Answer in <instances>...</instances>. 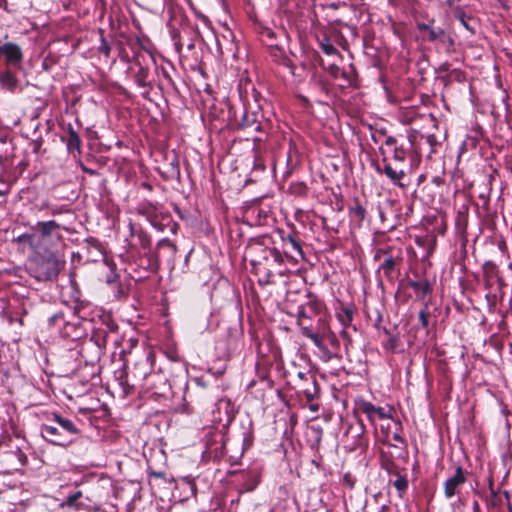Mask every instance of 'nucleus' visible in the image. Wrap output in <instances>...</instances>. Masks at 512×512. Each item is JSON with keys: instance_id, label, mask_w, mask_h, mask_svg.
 Instances as JSON below:
<instances>
[{"instance_id": "obj_43", "label": "nucleus", "mask_w": 512, "mask_h": 512, "mask_svg": "<svg viewBox=\"0 0 512 512\" xmlns=\"http://www.w3.org/2000/svg\"><path fill=\"white\" fill-rule=\"evenodd\" d=\"M99 327H101L108 335L109 333H114L118 330L117 323L109 315L102 319Z\"/></svg>"}, {"instance_id": "obj_13", "label": "nucleus", "mask_w": 512, "mask_h": 512, "mask_svg": "<svg viewBox=\"0 0 512 512\" xmlns=\"http://www.w3.org/2000/svg\"><path fill=\"white\" fill-rule=\"evenodd\" d=\"M383 166L376 165L375 169L378 173H383L391 181L392 184L405 188L407 184L402 182L406 176V170L396 165L393 167L386 157L382 159Z\"/></svg>"}, {"instance_id": "obj_32", "label": "nucleus", "mask_w": 512, "mask_h": 512, "mask_svg": "<svg viewBox=\"0 0 512 512\" xmlns=\"http://www.w3.org/2000/svg\"><path fill=\"white\" fill-rule=\"evenodd\" d=\"M439 80L445 86H449L453 82L463 83L466 81V73L460 69H452L448 74L440 76Z\"/></svg>"}, {"instance_id": "obj_50", "label": "nucleus", "mask_w": 512, "mask_h": 512, "mask_svg": "<svg viewBox=\"0 0 512 512\" xmlns=\"http://www.w3.org/2000/svg\"><path fill=\"white\" fill-rule=\"evenodd\" d=\"M407 152L403 146L395 147L393 150V159L396 162L403 163L406 159Z\"/></svg>"}, {"instance_id": "obj_63", "label": "nucleus", "mask_w": 512, "mask_h": 512, "mask_svg": "<svg viewBox=\"0 0 512 512\" xmlns=\"http://www.w3.org/2000/svg\"><path fill=\"white\" fill-rule=\"evenodd\" d=\"M162 75L174 89H176L175 82L165 68H162Z\"/></svg>"}, {"instance_id": "obj_18", "label": "nucleus", "mask_w": 512, "mask_h": 512, "mask_svg": "<svg viewBox=\"0 0 512 512\" xmlns=\"http://www.w3.org/2000/svg\"><path fill=\"white\" fill-rule=\"evenodd\" d=\"M61 141L65 143L67 152L74 158L81 155V139L78 132L73 128L72 124H68L64 133L61 135Z\"/></svg>"}, {"instance_id": "obj_6", "label": "nucleus", "mask_w": 512, "mask_h": 512, "mask_svg": "<svg viewBox=\"0 0 512 512\" xmlns=\"http://www.w3.org/2000/svg\"><path fill=\"white\" fill-rule=\"evenodd\" d=\"M417 28L420 31L428 33L427 40L429 42L438 43L446 53H452L455 50L454 38L442 27H435L432 24L417 23Z\"/></svg>"}, {"instance_id": "obj_22", "label": "nucleus", "mask_w": 512, "mask_h": 512, "mask_svg": "<svg viewBox=\"0 0 512 512\" xmlns=\"http://www.w3.org/2000/svg\"><path fill=\"white\" fill-rule=\"evenodd\" d=\"M138 265L149 272H156L160 266L159 254L154 250L144 251L138 257Z\"/></svg>"}, {"instance_id": "obj_23", "label": "nucleus", "mask_w": 512, "mask_h": 512, "mask_svg": "<svg viewBox=\"0 0 512 512\" xmlns=\"http://www.w3.org/2000/svg\"><path fill=\"white\" fill-rule=\"evenodd\" d=\"M300 392L303 393L307 402L311 403L315 399L319 398L320 386L315 376L304 383L299 384Z\"/></svg>"}, {"instance_id": "obj_44", "label": "nucleus", "mask_w": 512, "mask_h": 512, "mask_svg": "<svg viewBox=\"0 0 512 512\" xmlns=\"http://www.w3.org/2000/svg\"><path fill=\"white\" fill-rule=\"evenodd\" d=\"M341 77L346 81L348 86H355L357 79V72L355 68L351 65L349 70H343L341 72Z\"/></svg>"}, {"instance_id": "obj_47", "label": "nucleus", "mask_w": 512, "mask_h": 512, "mask_svg": "<svg viewBox=\"0 0 512 512\" xmlns=\"http://www.w3.org/2000/svg\"><path fill=\"white\" fill-rule=\"evenodd\" d=\"M111 290L113 292V295L116 299L120 300L125 297H127L128 292L127 290L120 284V282L115 283L114 285H111Z\"/></svg>"}, {"instance_id": "obj_28", "label": "nucleus", "mask_w": 512, "mask_h": 512, "mask_svg": "<svg viewBox=\"0 0 512 512\" xmlns=\"http://www.w3.org/2000/svg\"><path fill=\"white\" fill-rule=\"evenodd\" d=\"M269 54L275 62L280 65L292 68L291 60L285 55L284 51L274 43H268Z\"/></svg>"}, {"instance_id": "obj_56", "label": "nucleus", "mask_w": 512, "mask_h": 512, "mask_svg": "<svg viewBox=\"0 0 512 512\" xmlns=\"http://www.w3.org/2000/svg\"><path fill=\"white\" fill-rule=\"evenodd\" d=\"M56 56L49 54L42 62V67L45 71H49L56 64Z\"/></svg>"}, {"instance_id": "obj_14", "label": "nucleus", "mask_w": 512, "mask_h": 512, "mask_svg": "<svg viewBox=\"0 0 512 512\" xmlns=\"http://www.w3.org/2000/svg\"><path fill=\"white\" fill-rule=\"evenodd\" d=\"M301 334L312 341V343L318 348L319 353L318 356L321 361L329 362L331 361V353L329 352V348L325 346L326 332L318 333L313 332L309 327L302 326Z\"/></svg>"}, {"instance_id": "obj_24", "label": "nucleus", "mask_w": 512, "mask_h": 512, "mask_svg": "<svg viewBox=\"0 0 512 512\" xmlns=\"http://www.w3.org/2000/svg\"><path fill=\"white\" fill-rule=\"evenodd\" d=\"M242 451L249 450L254 443L253 422L251 419L241 421Z\"/></svg>"}, {"instance_id": "obj_25", "label": "nucleus", "mask_w": 512, "mask_h": 512, "mask_svg": "<svg viewBox=\"0 0 512 512\" xmlns=\"http://www.w3.org/2000/svg\"><path fill=\"white\" fill-rule=\"evenodd\" d=\"M135 63L139 65V69L134 75V80L139 87L146 89V91L142 93V96L147 98L150 90L152 89L151 83L148 81L150 73L149 68L142 66L138 60L135 61Z\"/></svg>"}, {"instance_id": "obj_8", "label": "nucleus", "mask_w": 512, "mask_h": 512, "mask_svg": "<svg viewBox=\"0 0 512 512\" xmlns=\"http://www.w3.org/2000/svg\"><path fill=\"white\" fill-rule=\"evenodd\" d=\"M170 390L167 379L160 373L152 371L145 381L138 388L140 394L150 393V397L165 396L166 392Z\"/></svg>"}, {"instance_id": "obj_5", "label": "nucleus", "mask_w": 512, "mask_h": 512, "mask_svg": "<svg viewBox=\"0 0 512 512\" xmlns=\"http://www.w3.org/2000/svg\"><path fill=\"white\" fill-rule=\"evenodd\" d=\"M31 235H23L21 238H37L39 242L47 244H58L63 241L61 230L69 231L68 227L56 222L55 220L38 221L31 227Z\"/></svg>"}, {"instance_id": "obj_2", "label": "nucleus", "mask_w": 512, "mask_h": 512, "mask_svg": "<svg viewBox=\"0 0 512 512\" xmlns=\"http://www.w3.org/2000/svg\"><path fill=\"white\" fill-rule=\"evenodd\" d=\"M50 423L40 426V434L45 441L56 446L68 447L81 438L77 424L60 413H52Z\"/></svg>"}, {"instance_id": "obj_34", "label": "nucleus", "mask_w": 512, "mask_h": 512, "mask_svg": "<svg viewBox=\"0 0 512 512\" xmlns=\"http://www.w3.org/2000/svg\"><path fill=\"white\" fill-rule=\"evenodd\" d=\"M108 336L109 335L101 327H95L92 331L91 341L101 350L106 347Z\"/></svg>"}, {"instance_id": "obj_41", "label": "nucleus", "mask_w": 512, "mask_h": 512, "mask_svg": "<svg viewBox=\"0 0 512 512\" xmlns=\"http://www.w3.org/2000/svg\"><path fill=\"white\" fill-rule=\"evenodd\" d=\"M135 235L137 237V240H138V243H139L140 247L144 251L153 250L151 248V237L148 235L147 232H145L142 229H139V230H137L135 232Z\"/></svg>"}, {"instance_id": "obj_37", "label": "nucleus", "mask_w": 512, "mask_h": 512, "mask_svg": "<svg viewBox=\"0 0 512 512\" xmlns=\"http://www.w3.org/2000/svg\"><path fill=\"white\" fill-rule=\"evenodd\" d=\"M396 479L393 482V486L396 488L398 495L400 498L407 492L409 482L405 475L400 474L399 472H395Z\"/></svg>"}, {"instance_id": "obj_52", "label": "nucleus", "mask_w": 512, "mask_h": 512, "mask_svg": "<svg viewBox=\"0 0 512 512\" xmlns=\"http://www.w3.org/2000/svg\"><path fill=\"white\" fill-rule=\"evenodd\" d=\"M340 336L343 338L344 340V347H345V351H346V354L349 353V350L350 348L352 347V338L347 330V328H343L341 331H340Z\"/></svg>"}, {"instance_id": "obj_60", "label": "nucleus", "mask_w": 512, "mask_h": 512, "mask_svg": "<svg viewBox=\"0 0 512 512\" xmlns=\"http://www.w3.org/2000/svg\"><path fill=\"white\" fill-rule=\"evenodd\" d=\"M63 318H64L63 312H57L48 318V323H49V325H56L57 322L60 320H63Z\"/></svg>"}, {"instance_id": "obj_33", "label": "nucleus", "mask_w": 512, "mask_h": 512, "mask_svg": "<svg viewBox=\"0 0 512 512\" xmlns=\"http://www.w3.org/2000/svg\"><path fill=\"white\" fill-rule=\"evenodd\" d=\"M453 17L459 20L469 32L475 33V27L471 25V22H474V18L468 15L463 8H455Z\"/></svg>"}, {"instance_id": "obj_46", "label": "nucleus", "mask_w": 512, "mask_h": 512, "mask_svg": "<svg viewBox=\"0 0 512 512\" xmlns=\"http://www.w3.org/2000/svg\"><path fill=\"white\" fill-rule=\"evenodd\" d=\"M310 431L312 433L313 443L311 445L312 448L318 449L323 436V429L320 426H311Z\"/></svg>"}, {"instance_id": "obj_15", "label": "nucleus", "mask_w": 512, "mask_h": 512, "mask_svg": "<svg viewBox=\"0 0 512 512\" xmlns=\"http://www.w3.org/2000/svg\"><path fill=\"white\" fill-rule=\"evenodd\" d=\"M2 58H4L6 67L22 69L23 53L19 45L7 42L2 45Z\"/></svg>"}, {"instance_id": "obj_54", "label": "nucleus", "mask_w": 512, "mask_h": 512, "mask_svg": "<svg viewBox=\"0 0 512 512\" xmlns=\"http://www.w3.org/2000/svg\"><path fill=\"white\" fill-rule=\"evenodd\" d=\"M147 473H148V476L151 478V477H154V478H159V479H163L165 481H168L169 483H172V482H175L174 478H171V479H167L166 478V473L164 471H155L153 470L152 468H148L147 470Z\"/></svg>"}, {"instance_id": "obj_27", "label": "nucleus", "mask_w": 512, "mask_h": 512, "mask_svg": "<svg viewBox=\"0 0 512 512\" xmlns=\"http://www.w3.org/2000/svg\"><path fill=\"white\" fill-rule=\"evenodd\" d=\"M154 251L156 254H159V259L161 257H166L167 259H170L174 257V255L176 254L177 247L168 238H164L158 241L156 249Z\"/></svg>"}, {"instance_id": "obj_10", "label": "nucleus", "mask_w": 512, "mask_h": 512, "mask_svg": "<svg viewBox=\"0 0 512 512\" xmlns=\"http://www.w3.org/2000/svg\"><path fill=\"white\" fill-rule=\"evenodd\" d=\"M468 474V471L461 465L456 466L454 473L444 482V496L446 499H451L459 494L460 488L467 481Z\"/></svg>"}, {"instance_id": "obj_48", "label": "nucleus", "mask_w": 512, "mask_h": 512, "mask_svg": "<svg viewBox=\"0 0 512 512\" xmlns=\"http://www.w3.org/2000/svg\"><path fill=\"white\" fill-rule=\"evenodd\" d=\"M319 64L324 68V69H327L328 72L330 73V75L333 77V78H338L341 76V72L343 70L340 69L339 66L335 65V64H331L329 65L328 67H325L324 63H323V60L322 58H319Z\"/></svg>"}, {"instance_id": "obj_4", "label": "nucleus", "mask_w": 512, "mask_h": 512, "mask_svg": "<svg viewBox=\"0 0 512 512\" xmlns=\"http://www.w3.org/2000/svg\"><path fill=\"white\" fill-rule=\"evenodd\" d=\"M229 123L236 129L258 132L260 135L254 137V142H263V135H267L269 129V123L264 116L259 112L249 111L244 104L240 113L232 106L229 107Z\"/></svg>"}, {"instance_id": "obj_36", "label": "nucleus", "mask_w": 512, "mask_h": 512, "mask_svg": "<svg viewBox=\"0 0 512 512\" xmlns=\"http://www.w3.org/2000/svg\"><path fill=\"white\" fill-rule=\"evenodd\" d=\"M168 166L169 167L166 172V179H176L178 182H180L181 171L178 157L174 156Z\"/></svg>"}, {"instance_id": "obj_12", "label": "nucleus", "mask_w": 512, "mask_h": 512, "mask_svg": "<svg viewBox=\"0 0 512 512\" xmlns=\"http://www.w3.org/2000/svg\"><path fill=\"white\" fill-rule=\"evenodd\" d=\"M147 216L149 223L154 227L157 231L165 232L169 231L171 234H176L179 228L177 222L172 219V216L169 213H155V212H144Z\"/></svg>"}, {"instance_id": "obj_59", "label": "nucleus", "mask_w": 512, "mask_h": 512, "mask_svg": "<svg viewBox=\"0 0 512 512\" xmlns=\"http://www.w3.org/2000/svg\"><path fill=\"white\" fill-rule=\"evenodd\" d=\"M297 319H298V323H299V325H301V327L303 326L302 325L303 319H310V316L306 313V309L303 306H300L298 308Z\"/></svg>"}, {"instance_id": "obj_51", "label": "nucleus", "mask_w": 512, "mask_h": 512, "mask_svg": "<svg viewBox=\"0 0 512 512\" xmlns=\"http://www.w3.org/2000/svg\"><path fill=\"white\" fill-rule=\"evenodd\" d=\"M260 35H261L263 41L267 40V44L273 43V40L276 36L275 32L268 27H263L260 31Z\"/></svg>"}, {"instance_id": "obj_26", "label": "nucleus", "mask_w": 512, "mask_h": 512, "mask_svg": "<svg viewBox=\"0 0 512 512\" xmlns=\"http://www.w3.org/2000/svg\"><path fill=\"white\" fill-rule=\"evenodd\" d=\"M18 69L8 68L0 74V83L3 88L13 92L18 86V79L16 77V71Z\"/></svg>"}, {"instance_id": "obj_61", "label": "nucleus", "mask_w": 512, "mask_h": 512, "mask_svg": "<svg viewBox=\"0 0 512 512\" xmlns=\"http://www.w3.org/2000/svg\"><path fill=\"white\" fill-rule=\"evenodd\" d=\"M42 144H43V139L41 137H39L38 139L36 140H33L32 141V150L34 153H39L40 152V149L42 147Z\"/></svg>"}, {"instance_id": "obj_64", "label": "nucleus", "mask_w": 512, "mask_h": 512, "mask_svg": "<svg viewBox=\"0 0 512 512\" xmlns=\"http://www.w3.org/2000/svg\"><path fill=\"white\" fill-rule=\"evenodd\" d=\"M385 145H386V146H393L394 148H395V147H398V146H397V140H396V138H395V137H393V136H388V137L386 138V140H385Z\"/></svg>"}, {"instance_id": "obj_20", "label": "nucleus", "mask_w": 512, "mask_h": 512, "mask_svg": "<svg viewBox=\"0 0 512 512\" xmlns=\"http://www.w3.org/2000/svg\"><path fill=\"white\" fill-rule=\"evenodd\" d=\"M62 333L65 337L71 340L81 339L86 335L84 321L79 318L72 321H66Z\"/></svg>"}, {"instance_id": "obj_7", "label": "nucleus", "mask_w": 512, "mask_h": 512, "mask_svg": "<svg viewBox=\"0 0 512 512\" xmlns=\"http://www.w3.org/2000/svg\"><path fill=\"white\" fill-rule=\"evenodd\" d=\"M262 470L260 465H252L247 469L233 471L232 474L237 478L241 491L252 492L261 482Z\"/></svg>"}, {"instance_id": "obj_19", "label": "nucleus", "mask_w": 512, "mask_h": 512, "mask_svg": "<svg viewBox=\"0 0 512 512\" xmlns=\"http://www.w3.org/2000/svg\"><path fill=\"white\" fill-rule=\"evenodd\" d=\"M358 409L366 414L368 420L374 424L375 416L377 415L380 419L391 418L390 412H387L383 407H376L371 402L361 400L357 403Z\"/></svg>"}, {"instance_id": "obj_39", "label": "nucleus", "mask_w": 512, "mask_h": 512, "mask_svg": "<svg viewBox=\"0 0 512 512\" xmlns=\"http://www.w3.org/2000/svg\"><path fill=\"white\" fill-rule=\"evenodd\" d=\"M98 32L100 35V45L98 46L97 50L100 54L104 55L106 58H109L112 49L111 44L106 39L104 35V30L102 28H99Z\"/></svg>"}, {"instance_id": "obj_17", "label": "nucleus", "mask_w": 512, "mask_h": 512, "mask_svg": "<svg viewBox=\"0 0 512 512\" xmlns=\"http://www.w3.org/2000/svg\"><path fill=\"white\" fill-rule=\"evenodd\" d=\"M347 434H352L354 438L352 450H366L369 445L368 438L366 436V427L363 423V420L357 418L354 423H351Z\"/></svg>"}, {"instance_id": "obj_35", "label": "nucleus", "mask_w": 512, "mask_h": 512, "mask_svg": "<svg viewBox=\"0 0 512 512\" xmlns=\"http://www.w3.org/2000/svg\"><path fill=\"white\" fill-rule=\"evenodd\" d=\"M310 83L314 85L324 95H328L330 91L329 83L323 79L317 72H314L311 76Z\"/></svg>"}, {"instance_id": "obj_21", "label": "nucleus", "mask_w": 512, "mask_h": 512, "mask_svg": "<svg viewBox=\"0 0 512 512\" xmlns=\"http://www.w3.org/2000/svg\"><path fill=\"white\" fill-rule=\"evenodd\" d=\"M402 262L401 257L387 256L383 263L380 265V270L383 271L384 276L390 282H394L399 275V265Z\"/></svg>"}, {"instance_id": "obj_55", "label": "nucleus", "mask_w": 512, "mask_h": 512, "mask_svg": "<svg viewBox=\"0 0 512 512\" xmlns=\"http://www.w3.org/2000/svg\"><path fill=\"white\" fill-rule=\"evenodd\" d=\"M497 266L492 261H486L483 264L484 275L490 277L496 273Z\"/></svg>"}, {"instance_id": "obj_53", "label": "nucleus", "mask_w": 512, "mask_h": 512, "mask_svg": "<svg viewBox=\"0 0 512 512\" xmlns=\"http://www.w3.org/2000/svg\"><path fill=\"white\" fill-rule=\"evenodd\" d=\"M290 189L295 195H304L307 191V186L303 182L293 183L291 184Z\"/></svg>"}, {"instance_id": "obj_1", "label": "nucleus", "mask_w": 512, "mask_h": 512, "mask_svg": "<svg viewBox=\"0 0 512 512\" xmlns=\"http://www.w3.org/2000/svg\"><path fill=\"white\" fill-rule=\"evenodd\" d=\"M270 244L271 238L263 237L250 243L247 249L253 269L266 274V284L270 282L269 277L273 275V270L283 264V254Z\"/></svg>"}, {"instance_id": "obj_42", "label": "nucleus", "mask_w": 512, "mask_h": 512, "mask_svg": "<svg viewBox=\"0 0 512 512\" xmlns=\"http://www.w3.org/2000/svg\"><path fill=\"white\" fill-rule=\"evenodd\" d=\"M319 46L326 55H339V51L327 37H324L322 40H319Z\"/></svg>"}, {"instance_id": "obj_9", "label": "nucleus", "mask_w": 512, "mask_h": 512, "mask_svg": "<svg viewBox=\"0 0 512 512\" xmlns=\"http://www.w3.org/2000/svg\"><path fill=\"white\" fill-rule=\"evenodd\" d=\"M61 263L55 255H50L33 270V276L38 281L56 280L60 272Z\"/></svg>"}, {"instance_id": "obj_40", "label": "nucleus", "mask_w": 512, "mask_h": 512, "mask_svg": "<svg viewBox=\"0 0 512 512\" xmlns=\"http://www.w3.org/2000/svg\"><path fill=\"white\" fill-rule=\"evenodd\" d=\"M338 319L343 328H348L353 320V309L350 307H342L341 311L338 313Z\"/></svg>"}, {"instance_id": "obj_62", "label": "nucleus", "mask_w": 512, "mask_h": 512, "mask_svg": "<svg viewBox=\"0 0 512 512\" xmlns=\"http://www.w3.org/2000/svg\"><path fill=\"white\" fill-rule=\"evenodd\" d=\"M298 378L301 380V383H304L308 380H311V378L314 376L312 373L308 372H298L297 374Z\"/></svg>"}, {"instance_id": "obj_45", "label": "nucleus", "mask_w": 512, "mask_h": 512, "mask_svg": "<svg viewBox=\"0 0 512 512\" xmlns=\"http://www.w3.org/2000/svg\"><path fill=\"white\" fill-rule=\"evenodd\" d=\"M429 317L430 313L428 311V303L425 302L423 308L419 311L418 320L421 328L428 329L429 327Z\"/></svg>"}, {"instance_id": "obj_3", "label": "nucleus", "mask_w": 512, "mask_h": 512, "mask_svg": "<svg viewBox=\"0 0 512 512\" xmlns=\"http://www.w3.org/2000/svg\"><path fill=\"white\" fill-rule=\"evenodd\" d=\"M153 371L149 355L140 357L134 362L132 368H124L115 372V378L125 394H130L141 386L148 375Z\"/></svg>"}, {"instance_id": "obj_31", "label": "nucleus", "mask_w": 512, "mask_h": 512, "mask_svg": "<svg viewBox=\"0 0 512 512\" xmlns=\"http://www.w3.org/2000/svg\"><path fill=\"white\" fill-rule=\"evenodd\" d=\"M348 214L351 218L362 222L367 215L366 208L362 205L359 198H354L353 203L348 207Z\"/></svg>"}, {"instance_id": "obj_57", "label": "nucleus", "mask_w": 512, "mask_h": 512, "mask_svg": "<svg viewBox=\"0 0 512 512\" xmlns=\"http://www.w3.org/2000/svg\"><path fill=\"white\" fill-rule=\"evenodd\" d=\"M355 482L356 480L350 472H346L342 477V483L350 489L354 488Z\"/></svg>"}, {"instance_id": "obj_16", "label": "nucleus", "mask_w": 512, "mask_h": 512, "mask_svg": "<svg viewBox=\"0 0 512 512\" xmlns=\"http://www.w3.org/2000/svg\"><path fill=\"white\" fill-rule=\"evenodd\" d=\"M406 285L407 287L413 289L415 292L416 300L421 301L425 303L426 296L432 293V285L428 279H421V280H415V279H403L399 283L400 290L401 287ZM399 291L396 293V297L398 296Z\"/></svg>"}, {"instance_id": "obj_11", "label": "nucleus", "mask_w": 512, "mask_h": 512, "mask_svg": "<svg viewBox=\"0 0 512 512\" xmlns=\"http://www.w3.org/2000/svg\"><path fill=\"white\" fill-rule=\"evenodd\" d=\"M282 247L283 258H291L295 261L298 259H304V252L302 249V242L299 236L295 233H289L287 235H282Z\"/></svg>"}, {"instance_id": "obj_30", "label": "nucleus", "mask_w": 512, "mask_h": 512, "mask_svg": "<svg viewBox=\"0 0 512 512\" xmlns=\"http://www.w3.org/2000/svg\"><path fill=\"white\" fill-rule=\"evenodd\" d=\"M325 346L329 348V352L332 354L331 360L334 358H342V356L339 353L340 341L337 338V336L331 331L326 332Z\"/></svg>"}, {"instance_id": "obj_38", "label": "nucleus", "mask_w": 512, "mask_h": 512, "mask_svg": "<svg viewBox=\"0 0 512 512\" xmlns=\"http://www.w3.org/2000/svg\"><path fill=\"white\" fill-rule=\"evenodd\" d=\"M82 497V492L80 490L68 495L66 497V500L64 502L61 503V506L64 507V506H67L69 508H75L77 510L80 509V507L82 506L81 503H79V499Z\"/></svg>"}, {"instance_id": "obj_49", "label": "nucleus", "mask_w": 512, "mask_h": 512, "mask_svg": "<svg viewBox=\"0 0 512 512\" xmlns=\"http://www.w3.org/2000/svg\"><path fill=\"white\" fill-rule=\"evenodd\" d=\"M120 276L115 272V264L110 266V272L106 275V283L111 286L119 282Z\"/></svg>"}, {"instance_id": "obj_58", "label": "nucleus", "mask_w": 512, "mask_h": 512, "mask_svg": "<svg viewBox=\"0 0 512 512\" xmlns=\"http://www.w3.org/2000/svg\"><path fill=\"white\" fill-rule=\"evenodd\" d=\"M382 468L385 469L390 475H395V472H399L396 464L391 460L383 462Z\"/></svg>"}, {"instance_id": "obj_29", "label": "nucleus", "mask_w": 512, "mask_h": 512, "mask_svg": "<svg viewBox=\"0 0 512 512\" xmlns=\"http://www.w3.org/2000/svg\"><path fill=\"white\" fill-rule=\"evenodd\" d=\"M217 410L220 413L222 410L225 413L226 419L225 424H223V428L227 427L235 416V406L229 399H220L217 402Z\"/></svg>"}]
</instances>
